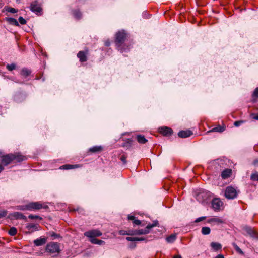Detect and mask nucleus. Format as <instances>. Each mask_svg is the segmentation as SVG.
Returning <instances> with one entry per match:
<instances>
[{"label":"nucleus","instance_id":"4d7b16f0","mask_svg":"<svg viewBox=\"0 0 258 258\" xmlns=\"http://www.w3.org/2000/svg\"><path fill=\"white\" fill-rule=\"evenodd\" d=\"M4 169V168L3 167V165L2 164H0V172H1Z\"/></svg>","mask_w":258,"mask_h":258},{"label":"nucleus","instance_id":"603ef678","mask_svg":"<svg viewBox=\"0 0 258 258\" xmlns=\"http://www.w3.org/2000/svg\"><path fill=\"white\" fill-rule=\"evenodd\" d=\"M136 247V244L135 243H131L129 245V248L133 249Z\"/></svg>","mask_w":258,"mask_h":258},{"label":"nucleus","instance_id":"2f4dec72","mask_svg":"<svg viewBox=\"0 0 258 258\" xmlns=\"http://www.w3.org/2000/svg\"><path fill=\"white\" fill-rule=\"evenodd\" d=\"M8 233L11 236H15L17 233V229L16 228L14 227H12L9 230Z\"/></svg>","mask_w":258,"mask_h":258},{"label":"nucleus","instance_id":"b1692460","mask_svg":"<svg viewBox=\"0 0 258 258\" xmlns=\"http://www.w3.org/2000/svg\"><path fill=\"white\" fill-rule=\"evenodd\" d=\"M225 127L224 126H220V125H218L216 127H215L214 128H213L211 130H210L209 131V132H219V133H221L222 132H223L224 130H225Z\"/></svg>","mask_w":258,"mask_h":258},{"label":"nucleus","instance_id":"1a4fd4ad","mask_svg":"<svg viewBox=\"0 0 258 258\" xmlns=\"http://www.w3.org/2000/svg\"><path fill=\"white\" fill-rule=\"evenodd\" d=\"M243 229L246 232L247 234L251 238L255 239L258 238V234L253 228L246 226L243 227Z\"/></svg>","mask_w":258,"mask_h":258},{"label":"nucleus","instance_id":"37998d69","mask_svg":"<svg viewBox=\"0 0 258 258\" xmlns=\"http://www.w3.org/2000/svg\"><path fill=\"white\" fill-rule=\"evenodd\" d=\"M19 21L20 23V24L22 25L25 24L26 23V20L22 17H20L19 18Z\"/></svg>","mask_w":258,"mask_h":258},{"label":"nucleus","instance_id":"473e14b6","mask_svg":"<svg viewBox=\"0 0 258 258\" xmlns=\"http://www.w3.org/2000/svg\"><path fill=\"white\" fill-rule=\"evenodd\" d=\"M176 239V235L172 234L166 238V241L168 243H173Z\"/></svg>","mask_w":258,"mask_h":258},{"label":"nucleus","instance_id":"20e7f679","mask_svg":"<svg viewBox=\"0 0 258 258\" xmlns=\"http://www.w3.org/2000/svg\"><path fill=\"white\" fill-rule=\"evenodd\" d=\"M225 197L228 199H234L237 197V191L232 186H227L225 190Z\"/></svg>","mask_w":258,"mask_h":258},{"label":"nucleus","instance_id":"de8ad7c7","mask_svg":"<svg viewBox=\"0 0 258 258\" xmlns=\"http://www.w3.org/2000/svg\"><path fill=\"white\" fill-rule=\"evenodd\" d=\"M205 219H206V217H205V216L201 217H199V218H198L197 219H196L195 221V222L198 223V222H199L200 221H202L205 220Z\"/></svg>","mask_w":258,"mask_h":258},{"label":"nucleus","instance_id":"39448f33","mask_svg":"<svg viewBox=\"0 0 258 258\" xmlns=\"http://www.w3.org/2000/svg\"><path fill=\"white\" fill-rule=\"evenodd\" d=\"M29 211L38 210L41 209H47L48 206L39 202H31L28 204Z\"/></svg>","mask_w":258,"mask_h":258},{"label":"nucleus","instance_id":"f3484780","mask_svg":"<svg viewBox=\"0 0 258 258\" xmlns=\"http://www.w3.org/2000/svg\"><path fill=\"white\" fill-rule=\"evenodd\" d=\"M231 174V170L226 169L223 170L221 173V177L223 179H226L229 177Z\"/></svg>","mask_w":258,"mask_h":258},{"label":"nucleus","instance_id":"6e6d98bb","mask_svg":"<svg viewBox=\"0 0 258 258\" xmlns=\"http://www.w3.org/2000/svg\"><path fill=\"white\" fill-rule=\"evenodd\" d=\"M215 258H224V257L222 254H218L215 257Z\"/></svg>","mask_w":258,"mask_h":258},{"label":"nucleus","instance_id":"f03ea898","mask_svg":"<svg viewBox=\"0 0 258 258\" xmlns=\"http://www.w3.org/2000/svg\"><path fill=\"white\" fill-rule=\"evenodd\" d=\"M158 221H154L152 224H149L146 226L145 229H140V230H136L134 231V233L132 234H130L131 235H144L147 234L150 232V230L155 227L158 226Z\"/></svg>","mask_w":258,"mask_h":258},{"label":"nucleus","instance_id":"c9c22d12","mask_svg":"<svg viewBox=\"0 0 258 258\" xmlns=\"http://www.w3.org/2000/svg\"><path fill=\"white\" fill-rule=\"evenodd\" d=\"M16 64L15 63H11L10 64H7V69L9 70V71H13L14 70H15L16 69Z\"/></svg>","mask_w":258,"mask_h":258},{"label":"nucleus","instance_id":"ea45409f","mask_svg":"<svg viewBox=\"0 0 258 258\" xmlns=\"http://www.w3.org/2000/svg\"><path fill=\"white\" fill-rule=\"evenodd\" d=\"M8 211L7 210H3L0 211V218L6 217Z\"/></svg>","mask_w":258,"mask_h":258},{"label":"nucleus","instance_id":"4c0bfd02","mask_svg":"<svg viewBox=\"0 0 258 258\" xmlns=\"http://www.w3.org/2000/svg\"><path fill=\"white\" fill-rule=\"evenodd\" d=\"M232 245L237 252L239 253L240 254H243V252L241 249L235 243H233Z\"/></svg>","mask_w":258,"mask_h":258},{"label":"nucleus","instance_id":"5701e85b","mask_svg":"<svg viewBox=\"0 0 258 258\" xmlns=\"http://www.w3.org/2000/svg\"><path fill=\"white\" fill-rule=\"evenodd\" d=\"M102 147L100 146H96L91 147L89 149V151L92 153H97L101 151Z\"/></svg>","mask_w":258,"mask_h":258},{"label":"nucleus","instance_id":"6e6552de","mask_svg":"<svg viewBox=\"0 0 258 258\" xmlns=\"http://www.w3.org/2000/svg\"><path fill=\"white\" fill-rule=\"evenodd\" d=\"M102 232L97 229H94L88 231L84 233V235L91 239L95 238L96 237H99L102 235Z\"/></svg>","mask_w":258,"mask_h":258},{"label":"nucleus","instance_id":"dca6fc26","mask_svg":"<svg viewBox=\"0 0 258 258\" xmlns=\"http://www.w3.org/2000/svg\"><path fill=\"white\" fill-rule=\"evenodd\" d=\"M77 57L79 58L81 62H85L87 60L86 53L83 51H79L77 54Z\"/></svg>","mask_w":258,"mask_h":258},{"label":"nucleus","instance_id":"0eeeda50","mask_svg":"<svg viewBox=\"0 0 258 258\" xmlns=\"http://www.w3.org/2000/svg\"><path fill=\"white\" fill-rule=\"evenodd\" d=\"M14 156L13 154H8L1 156V164L4 166H7L14 161Z\"/></svg>","mask_w":258,"mask_h":258},{"label":"nucleus","instance_id":"052dcab7","mask_svg":"<svg viewBox=\"0 0 258 258\" xmlns=\"http://www.w3.org/2000/svg\"><path fill=\"white\" fill-rule=\"evenodd\" d=\"M134 233V231H128V233Z\"/></svg>","mask_w":258,"mask_h":258},{"label":"nucleus","instance_id":"4be33fe9","mask_svg":"<svg viewBox=\"0 0 258 258\" xmlns=\"http://www.w3.org/2000/svg\"><path fill=\"white\" fill-rule=\"evenodd\" d=\"M211 246L214 251H218L222 248V245L217 242H213L211 243Z\"/></svg>","mask_w":258,"mask_h":258},{"label":"nucleus","instance_id":"9b49d317","mask_svg":"<svg viewBox=\"0 0 258 258\" xmlns=\"http://www.w3.org/2000/svg\"><path fill=\"white\" fill-rule=\"evenodd\" d=\"M159 131L164 136H169L173 133L172 130L168 127L163 126L159 128Z\"/></svg>","mask_w":258,"mask_h":258},{"label":"nucleus","instance_id":"423d86ee","mask_svg":"<svg viewBox=\"0 0 258 258\" xmlns=\"http://www.w3.org/2000/svg\"><path fill=\"white\" fill-rule=\"evenodd\" d=\"M210 192L209 191L205 190H200L196 195L197 200L201 203H203L206 201L210 197Z\"/></svg>","mask_w":258,"mask_h":258},{"label":"nucleus","instance_id":"393cba45","mask_svg":"<svg viewBox=\"0 0 258 258\" xmlns=\"http://www.w3.org/2000/svg\"><path fill=\"white\" fill-rule=\"evenodd\" d=\"M137 139L138 142L141 144H145L147 142V140L146 139L145 137L141 135H137Z\"/></svg>","mask_w":258,"mask_h":258},{"label":"nucleus","instance_id":"aec40b11","mask_svg":"<svg viewBox=\"0 0 258 258\" xmlns=\"http://www.w3.org/2000/svg\"><path fill=\"white\" fill-rule=\"evenodd\" d=\"M6 20L10 24L14 25L16 26H19L18 22L15 18L6 17Z\"/></svg>","mask_w":258,"mask_h":258},{"label":"nucleus","instance_id":"58836bf2","mask_svg":"<svg viewBox=\"0 0 258 258\" xmlns=\"http://www.w3.org/2000/svg\"><path fill=\"white\" fill-rule=\"evenodd\" d=\"M131 146H132L131 141L130 140H128L127 141H126L122 144L123 147H126L127 148H130L131 147Z\"/></svg>","mask_w":258,"mask_h":258},{"label":"nucleus","instance_id":"864d4df0","mask_svg":"<svg viewBox=\"0 0 258 258\" xmlns=\"http://www.w3.org/2000/svg\"><path fill=\"white\" fill-rule=\"evenodd\" d=\"M105 45L106 46H110V42L109 40H106L105 42Z\"/></svg>","mask_w":258,"mask_h":258},{"label":"nucleus","instance_id":"c756f323","mask_svg":"<svg viewBox=\"0 0 258 258\" xmlns=\"http://www.w3.org/2000/svg\"><path fill=\"white\" fill-rule=\"evenodd\" d=\"M15 209L18 210H22V211L29 210L28 205L27 204V205H19V206H17L15 207Z\"/></svg>","mask_w":258,"mask_h":258},{"label":"nucleus","instance_id":"8fccbe9b","mask_svg":"<svg viewBox=\"0 0 258 258\" xmlns=\"http://www.w3.org/2000/svg\"><path fill=\"white\" fill-rule=\"evenodd\" d=\"M133 223L136 224V225H140L141 224V221L139 220H137V219H135L133 221Z\"/></svg>","mask_w":258,"mask_h":258},{"label":"nucleus","instance_id":"5fc2aeb1","mask_svg":"<svg viewBox=\"0 0 258 258\" xmlns=\"http://www.w3.org/2000/svg\"><path fill=\"white\" fill-rule=\"evenodd\" d=\"M72 166H73V167H72L73 169L76 168L80 167V165H79V164L72 165Z\"/></svg>","mask_w":258,"mask_h":258},{"label":"nucleus","instance_id":"13d9d810","mask_svg":"<svg viewBox=\"0 0 258 258\" xmlns=\"http://www.w3.org/2000/svg\"><path fill=\"white\" fill-rule=\"evenodd\" d=\"M173 258H182L181 256L179 255H175L173 257Z\"/></svg>","mask_w":258,"mask_h":258},{"label":"nucleus","instance_id":"f704fd0d","mask_svg":"<svg viewBox=\"0 0 258 258\" xmlns=\"http://www.w3.org/2000/svg\"><path fill=\"white\" fill-rule=\"evenodd\" d=\"M73 166H72V165L66 164V165L61 166L60 167V169H65V170L71 169H73V168H72Z\"/></svg>","mask_w":258,"mask_h":258},{"label":"nucleus","instance_id":"7c9ffc66","mask_svg":"<svg viewBox=\"0 0 258 258\" xmlns=\"http://www.w3.org/2000/svg\"><path fill=\"white\" fill-rule=\"evenodd\" d=\"M31 74V71L27 68H23L21 71V75L26 77L28 76Z\"/></svg>","mask_w":258,"mask_h":258},{"label":"nucleus","instance_id":"bb28decb","mask_svg":"<svg viewBox=\"0 0 258 258\" xmlns=\"http://www.w3.org/2000/svg\"><path fill=\"white\" fill-rule=\"evenodd\" d=\"M211 229L208 227H203L201 229V233L203 235H208L210 233Z\"/></svg>","mask_w":258,"mask_h":258},{"label":"nucleus","instance_id":"ddd939ff","mask_svg":"<svg viewBox=\"0 0 258 258\" xmlns=\"http://www.w3.org/2000/svg\"><path fill=\"white\" fill-rule=\"evenodd\" d=\"M11 217H13L15 219L27 220V217L25 215H24L22 213L18 212L11 213L9 218H10Z\"/></svg>","mask_w":258,"mask_h":258},{"label":"nucleus","instance_id":"cd10ccee","mask_svg":"<svg viewBox=\"0 0 258 258\" xmlns=\"http://www.w3.org/2000/svg\"><path fill=\"white\" fill-rule=\"evenodd\" d=\"M73 14L74 17L77 19H79L81 18L82 14L79 10H75L73 11Z\"/></svg>","mask_w":258,"mask_h":258},{"label":"nucleus","instance_id":"72a5a7b5","mask_svg":"<svg viewBox=\"0 0 258 258\" xmlns=\"http://www.w3.org/2000/svg\"><path fill=\"white\" fill-rule=\"evenodd\" d=\"M4 9L8 12L12 13H15L17 12V10L15 9V8L9 7H5Z\"/></svg>","mask_w":258,"mask_h":258},{"label":"nucleus","instance_id":"680f3d73","mask_svg":"<svg viewBox=\"0 0 258 258\" xmlns=\"http://www.w3.org/2000/svg\"><path fill=\"white\" fill-rule=\"evenodd\" d=\"M33 231H30V232H27V233H29V234H30V233H31V232H32Z\"/></svg>","mask_w":258,"mask_h":258},{"label":"nucleus","instance_id":"9d476101","mask_svg":"<svg viewBox=\"0 0 258 258\" xmlns=\"http://www.w3.org/2000/svg\"><path fill=\"white\" fill-rule=\"evenodd\" d=\"M30 10L32 12L38 14L42 11V8L37 1H34L31 4Z\"/></svg>","mask_w":258,"mask_h":258},{"label":"nucleus","instance_id":"c03bdc74","mask_svg":"<svg viewBox=\"0 0 258 258\" xmlns=\"http://www.w3.org/2000/svg\"><path fill=\"white\" fill-rule=\"evenodd\" d=\"M119 234L121 235H131L130 234L131 233H128V232L125 230H120L119 231Z\"/></svg>","mask_w":258,"mask_h":258},{"label":"nucleus","instance_id":"2eb2a0df","mask_svg":"<svg viewBox=\"0 0 258 258\" xmlns=\"http://www.w3.org/2000/svg\"><path fill=\"white\" fill-rule=\"evenodd\" d=\"M46 242V239L45 238H40L34 240V243L37 246H42L45 244Z\"/></svg>","mask_w":258,"mask_h":258},{"label":"nucleus","instance_id":"a211bd4d","mask_svg":"<svg viewBox=\"0 0 258 258\" xmlns=\"http://www.w3.org/2000/svg\"><path fill=\"white\" fill-rule=\"evenodd\" d=\"M207 222L209 223H213L214 224L219 225L223 223V221L218 218H213L209 219L207 221Z\"/></svg>","mask_w":258,"mask_h":258},{"label":"nucleus","instance_id":"3c124183","mask_svg":"<svg viewBox=\"0 0 258 258\" xmlns=\"http://www.w3.org/2000/svg\"><path fill=\"white\" fill-rule=\"evenodd\" d=\"M128 219L130 220H132L133 221L135 219V217L134 216L129 215L128 216Z\"/></svg>","mask_w":258,"mask_h":258},{"label":"nucleus","instance_id":"79ce46f5","mask_svg":"<svg viewBox=\"0 0 258 258\" xmlns=\"http://www.w3.org/2000/svg\"><path fill=\"white\" fill-rule=\"evenodd\" d=\"M251 179L258 181V173L252 174L251 175Z\"/></svg>","mask_w":258,"mask_h":258},{"label":"nucleus","instance_id":"a19ab883","mask_svg":"<svg viewBox=\"0 0 258 258\" xmlns=\"http://www.w3.org/2000/svg\"><path fill=\"white\" fill-rule=\"evenodd\" d=\"M28 218L31 219H41V220L42 219L41 217H40L38 215H32V214L29 215V216H28Z\"/></svg>","mask_w":258,"mask_h":258},{"label":"nucleus","instance_id":"c85d7f7f","mask_svg":"<svg viewBox=\"0 0 258 258\" xmlns=\"http://www.w3.org/2000/svg\"><path fill=\"white\" fill-rule=\"evenodd\" d=\"M38 226H39L38 224H28L26 226V228L29 230H30L31 229H33L34 230H37Z\"/></svg>","mask_w":258,"mask_h":258},{"label":"nucleus","instance_id":"6ab92c4d","mask_svg":"<svg viewBox=\"0 0 258 258\" xmlns=\"http://www.w3.org/2000/svg\"><path fill=\"white\" fill-rule=\"evenodd\" d=\"M13 156H14V160H15L17 162H21L26 159V158L24 156L18 153L13 154Z\"/></svg>","mask_w":258,"mask_h":258},{"label":"nucleus","instance_id":"7ed1b4c3","mask_svg":"<svg viewBox=\"0 0 258 258\" xmlns=\"http://www.w3.org/2000/svg\"><path fill=\"white\" fill-rule=\"evenodd\" d=\"M46 251L51 254L59 253L60 251L59 244L54 242L49 243L46 247Z\"/></svg>","mask_w":258,"mask_h":258},{"label":"nucleus","instance_id":"09e8293b","mask_svg":"<svg viewBox=\"0 0 258 258\" xmlns=\"http://www.w3.org/2000/svg\"><path fill=\"white\" fill-rule=\"evenodd\" d=\"M243 122V121H235L234 123V125L235 126H239L241 123H242Z\"/></svg>","mask_w":258,"mask_h":258},{"label":"nucleus","instance_id":"4468645a","mask_svg":"<svg viewBox=\"0 0 258 258\" xmlns=\"http://www.w3.org/2000/svg\"><path fill=\"white\" fill-rule=\"evenodd\" d=\"M192 134V132L189 130H187L186 131H180L178 133V136L182 138L188 137L190 136Z\"/></svg>","mask_w":258,"mask_h":258},{"label":"nucleus","instance_id":"412c9836","mask_svg":"<svg viewBox=\"0 0 258 258\" xmlns=\"http://www.w3.org/2000/svg\"><path fill=\"white\" fill-rule=\"evenodd\" d=\"M126 239L128 241H146V239L144 237H127Z\"/></svg>","mask_w":258,"mask_h":258},{"label":"nucleus","instance_id":"a878e982","mask_svg":"<svg viewBox=\"0 0 258 258\" xmlns=\"http://www.w3.org/2000/svg\"><path fill=\"white\" fill-rule=\"evenodd\" d=\"M90 241L93 244H98V245H100L104 244L105 243V242L104 241H102L101 240H98L96 238L90 239Z\"/></svg>","mask_w":258,"mask_h":258},{"label":"nucleus","instance_id":"e2e57ef3","mask_svg":"<svg viewBox=\"0 0 258 258\" xmlns=\"http://www.w3.org/2000/svg\"><path fill=\"white\" fill-rule=\"evenodd\" d=\"M20 0H17V2H19Z\"/></svg>","mask_w":258,"mask_h":258},{"label":"nucleus","instance_id":"a18cd8bd","mask_svg":"<svg viewBox=\"0 0 258 258\" xmlns=\"http://www.w3.org/2000/svg\"><path fill=\"white\" fill-rule=\"evenodd\" d=\"M50 234V235L53 237V239H55V238H57L59 237V235L56 233H55L54 232H50L49 233Z\"/></svg>","mask_w":258,"mask_h":258},{"label":"nucleus","instance_id":"49530a36","mask_svg":"<svg viewBox=\"0 0 258 258\" xmlns=\"http://www.w3.org/2000/svg\"><path fill=\"white\" fill-rule=\"evenodd\" d=\"M252 97H255V98H257L258 97V88H256L254 90V92H253V93L252 94Z\"/></svg>","mask_w":258,"mask_h":258},{"label":"nucleus","instance_id":"f8f14e48","mask_svg":"<svg viewBox=\"0 0 258 258\" xmlns=\"http://www.w3.org/2000/svg\"><path fill=\"white\" fill-rule=\"evenodd\" d=\"M222 202L218 198L214 199L212 201V208L215 210H219L220 207L222 205Z\"/></svg>","mask_w":258,"mask_h":258},{"label":"nucleus","instance_id":"bf43d9fd","mask_svg":"<svg viewBox=\"0 0 258 258\" xmlns=\"http://www.w3.org/2000/svg\"><path fill=\"white\" fill-rule=\"evenodd\" d=\"M253 118L255 120H258V115H256L255 116L253 117Z\"/></svg>","mask_w":258,"mask_h":258},{"label":"nucleus","instance_id":"e433bc0d","mask_svg":"<svg viewBox=\"0 0 258 258\" xmlns=\"http://www.w3.org/2000/svg\"><path fill=\"white\" fill-rule=\"evenodd\" d=\"M126 158H127V156L125 154L122 155L120 157V160L121 161V162H122V163L123 164H126L127 163V161L126 160Z\"/></svg>","mask_w":258,"mask_h":258},{"label":"nucleus","instance_id":"f257e3e1","mask_svg":"<svg viewBox=\"0 0 258 258\" xmlns=\"http://www.w3.org/2000/svg\"><path fill=\"white\" fill-rule=\"evenodd\" d=\"M126 37V34L124 31H118L116 34L115 43L117 48L121 52L123 53L124 51L120 47L121 44L124 42Z\"/></svg>","mask_w":258,"mask_h":258}]
</instances>
